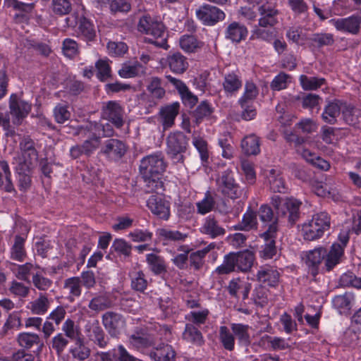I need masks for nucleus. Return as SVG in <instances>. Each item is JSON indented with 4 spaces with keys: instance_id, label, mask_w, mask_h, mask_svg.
<instances>
[{
    "instance_id": "obj_1",
    "label": "nucleus",
    "mask_w": 361,
    "mask_h": 361,
    "mask_svg": "<svg viewBox=\"0 0 361 361\" xmlns=\"http://www.w3.org/2000/svg\"><path fill=\"white\" fill-rule=\"evenodd\" d=\"M167 164L161 152L143 157L140 161V172L145 182L147 193H159L164 191L163 175Z\"/></svg>"
},
{
    "instance_id": "obj_2",
    "label": "nucleus",
    "mask_w": 361,
    "mask_h": 361,
    "mask_svg": "<svg viewBox=\"0 0 361 361\" xmlns=\"http://www.w3.org/2000/svg\"><path fill=\"white\" fill-rule=\"evenodd\" d=\"M138 30L146 35H151L149 42L157 47L167 49V39L165 37L166 27L161 21L157 20L150 16H143L138 23Z\"/></svg>"
},
{
    "instance_id": "obj_3",
    "label": "nucleus",
    "mask_w": 361,
    "mask_h": 361,
    "mask_svg": "<svg viewBox=\"0 0 361 361\" xmlns=\"http://www.w3.org/2000/svg\"><path fill=\"white\" fill-rule=\"evenodd\" d=\"M331 217L326 212H321L312 216L307 223L302 226V233L305 240L312 241L320 238L324 232L329 229Z\"/></svg>"
},
{
    "instance_id": "obj_4",
    "label": "nucleus",
    "mask_w": 361,
    "mask_h": 361,
    "mask_svg": "<svg viewBox=\"0 0 361 361\" xmlns=\"http://www.w3.org/2000/svg\"><path fill=\"white\" fill-rule=\"evenodd\" d=\"M329 255V250L324 247H315L306 252L305 262L312 276L316 277L319 273L324 274L334 269L336 266L331 269L326 266Z\"/></svg>"
},
{
    "instance_id": "obj_5",
    "label": "nucleus",
    "mask_w": 361,
    "mask_h": 361,
    "mask_svg": "<svg viewBox=\"0 0 361 361\" xmlns=\"http://www.w3.org/2000/svg\"><path fill=\"white\" fill-rule=\"evenodd\" d=\"M189 138L183 132L170 133L166 137V153L174 164H183L189 146Z\"/></svg>"
},
{
    "instance_id": "obj_6",
    "label": "nucleus",
    "mask_w": 361,
    "mask_h": 361,
    "mask_svg": "<svg viewBox=\"0 0 361 361\" xmlns=\"http://www.w3.org/2000/svg\"><path fill=\"white\" fill-rule=\"evenodd\" d=\"M74 18L75 20H72L71 18H66V21L68 27L77 26L75 29L77 37L87 43L94 42L97 37V31L93 22L84 16H77Z\"/></svg>"
},
{
    "instance_id": "obj_7",
    "label": "nucleus",
    "mask_w": 361,
    "mask_h": 361,
    "mask_svg": "<svg viewBox=\"0 0 361 361\" xmlns=\"http://www.w3.org/2000/svg\"><path fill=\"white\" fill-rule=\"evenodd\" d=\"M129 348L149 355L150 350L156 345V338L143 328L137 329L128 337Z\"/></svg>"
},
{
    "instance_id": "obj_8",
    "label": "nucleus",
    "mask_w": 361,
    "mask_h": 361,
    "mask_svg": "<svg viewBox=\"0 0 361 361\" xmlns=\"http://www.w3.org/2000/svg\"><path fill=\"white\" fill-rule=\"evenodd\" d=\"M278 234L277 223L275 221L271 224L267 230L259 235L260 238L264 241L259 250V257L264 259H271L277 254V247L276 246V239Z\"/></svg>"
},
{
    "instance_id": "obj_9",
    "label": "nucleus",
    "mask_w": 361,
    "mask_h": 361,
    "mask_svg": "<svg viewBox=\"0 0 361 361\" xmlns=\"http://www.w3.org/2000/svg\"><path fill=\"white\" fill-rule=\"evenodd\" d=\"M217 190L224 196L231 199H237L241 195L240 185L235 182L233 172L226 170L221 173L216 180Z\"/></svg>"
},
{
    "instance_id": "obj_10",
    "label": "nucleus",
    "mask_w": 361,
    "mask_h": 361,
    "mask_svg": "<svg viewBox=\"0 0 361 361\" xmlns=\"http://www.w3.org/2000/svg\"><path fill=\"white\" fill-rule=\"evenodd\" d=\"M97 123H89L86 125L81 126L78 129V135L86 140L82 143L84 151H85V157L92 156L100 144V135L96 133Z\"/></svg>"
},
{
    "instance_id": "obj_11",
    "label": "nucleus",
    "mask_w": 361,
    "mask_h": 361,
    "mask_svg": "<svg viewBox=\"0 0 361 361\" xmlns=\"http://www.w3.org/2000/svg\"><path fill=\"white\" fill-rule=\"evenodd\" d=\"M9 114L12 116L14 125H20L32 109L30 103L21 99L16 94H11L9 97Z\"/></svg>"
},
{
    "instance_id": "obj_12",
    "label": "nucleus",
    "mask_w": 361,
    "mask_h": 361,
    "mask_svg": "<svg viewBox=\"0 0 361 361\" xmlns=\"http://www.w3.org/2000/svg\"><path fill=\"white\" fill-rule=\"evenodd\" d=\"M350 229H342L338 235V243H334L330 247L329 255L326 262L328 268L336 266L341 262V259L344 255V248L350 240Z\"/></svg>"
},
{
    "instance_id": "obj_13",
    "label": "nucleus",
    "mask_w": 361,
    "mask_h": 361,
    "mask_svg": "<svg viewBox=\"0 0 361 361\" xmlns=\"http://www.w3.org/2000/svg\"><path fill=\"white\" fill-rule=\"evenodd\" d=\"M196 16L207 26H213L226 18L225 13L216 6L203 4L196 10Z\"/></svg>"
},
{
    "instance_id": "obj_14",
    "label": "nucleus",
    "mask_w": 361,
    "mask_h": 361,
    "mask_svg": "<svg viewBox=\"0 0 361 361\" xmlns=\"http://www.w3.org/2000/svg\"><path fill=\"white\" fill-rule=\"evenodd\" d=\"M128 146L123 141L110 138L104 142L100 152L109 160L118 161L126 154Z\"/></svg>"
},
{
    "instance_id": "obj_15",
    "label": "nucleus",
    "mask_w": 361,
    "mask_h": 361,
    "mask_svg": "<svg viewBox=\"0 0 361 361\" xmlns=\"http://www.w3.org/2000/svg\"><path fill=\"white\" fill-rule=\"evenodd\" d=\"M124 110L116 101H109L102 108V118L111 122L116 128H121L124 124Z\"/></svg>"
},
{
    "instance_id": "obj_16",
    "label": "nucleus",
    "mask_w": 361,
    "mask_h": 361,
    "mask_svg": "<svg viewBox=\"0 0 361 361\" xmlns=\"http://www.w3.org/2000/svg\"><path fill=\"white\" fill-rule=\"evenodd\" d=\"M330 22L339 32L357 35L360 30L361 16L353 14L347 18H333Z\"/></svg>"
},
{
    "instance_id": "obj_17",
    "label": "nucleus",
    "mask_w": 361,
    "mask_h": 361,
    "mask_svg": "<svg viewBox=\"0 0 361 361\" xmlns=\"http://www.w3.org/2000/svg\"><path fill=\"white\" fill-rule=\"evenodd\" d=\"M259 14V26L262 27H273L278 23L279 10L276 5L267 1L257 8Z\"/></svg>"
},
{
    "instance_id": "obj_18",
    "label": "nucleus",
    "mask_w": 361,
    "mask_h": 361,
    "mask_svg": "<svg viewBox=\"0 0 361 361\" xmlns=\"http://www.w3.org/2000/svg\"><path fill=\"white\" fill-rule=\"evenodd\" d=\"M147 206L157 218L164 221L169 219L171 215L170 203L161 196L159 195H151L147 201Z\"/></svg>"
},
{
    "instance_id": "obj_19",
    "label": "nucleus",
    "mask_w": 361,
    "mask_h": 361,
    "mask_svg": "<svg viewBox=\"0 0 361 361\" xmlns=\"http://www.w3.org/2000/svg\"><path fill=\"white\" fill-rule=\"evenodd\" d=\"M302 202L293 197H286L283 201L282 211L279 215L287 219L290 226H294L301 216L300 207Z\"/></svg>"
},
{
    "instance_id": "obj_20",
    "label": "nucleus",
    "mask_w": 361,
    "mask_h": 361,
    "mask_svg": "<svg viewBox=\"0 0 361 361\" xmlns=\"http://www.w3.org/2000/svg\"><path fill=\"white\" fill-rule=\"evenodd\" d=\"M242 86L243 80L238 70L228 71L224 75L222 87L226 97L235 95Z\"/></svg>"
},
{
    "instance_id": "obj_21",
    "label": "nucleus",
    "mask_w": 361,
    "mask_h": 361,
    "mask_svg": "<svg viewBox=\"0 0 361 361\" xmlns=\"http://www.w3.org/2000/svg\"><path fill=\"white\" fill-rule=\"evenodd\" d=\"M256 276L257 280L264 286L276 288L279 286L280 273L274 267L270 265L260 267Z\"/></svg>"
},
{
    "instance_id": "obj_22",
    "label": "nucleus",
    "mask_w": 361,
    "mask_h": 361,
    "mask_svg": "<svg viewBox=\"0 0 361 361\" xmlns=\"http://www.w3.org/2000/svg\"><path fill=\"white\" fill-rule=\"evenodd\" d=\"M85 330L87 336L95 344L102 348L106 347L109 338L105 336L104 331L97 320L87 324Z\"/></svg>"
},
{
    "instance_id": "obj_23",
    "label": "nucleus",
    "mask_w": 361,
    "mask_h": 361,
    "mask_svg": "<svg viewBox=\"0 0 361 361\" xmlns=\"http://www.w3.org/2000/svg\"><path fill=\"white\" fill-rule=\"evenodd\" d=\"M176 355V351L171 345L160 343L152 348L149 356L154 361H173Z\"/></svg>"
},
{
    "instance_id": "obj_24",
    "label": "nucleus",
    "mask_w": 361,
    "mask_h": 361,
    "mask_svg": "<svg viewBox=\"0 0 361 361\" xmlns=\"http://www.w3.org/2000/svg\"><path fill=\"white\" fill-rule=\"evenodd\" d=\"M156 235L163 245H168L171 243L184 242L188 235L177 230L168 228H159L156 231Z\"/></svg>"
},
{
    "instance_id": "obj_25",
    "label": "nucleus",
    "mask_w": 361,
    "mask_h": 361,
    "mask_svg": "<svg viewBox=\"0 0 361 361\" xmlns=\"http://www.w3.org/2000/svg\"><path fill=\"white\" fill-rule=\"evenodd\" d=\"M247 35L246 26L236 21L230 23L225 30V38L234 43H240L245 40Z\"/></svg>"
},
{
    "instance_id": "obj_26",
    "label": "nucleus",
    "mask_w": 361,
    "mask_h": 361,
    "mask_svg": "<svg viewBox=\"0 0 361 361\" xmlns=\"http://www.w3.org/2000/svg\"><path fill=\"white\" fill-rule=\"evenodd\" d=\"M231 330L235 339H237L239 345L248 347L251 343L250 330L251 327L248 324L243 323H231Z\"/></svg>"
},
{
    "instance_id": "obj_27",
    "label": "nucleus",
    "mask_w": 361,
    "mask_h": 361,
    "mask_svg": "<svg viewBox=\"0 0 361 361\" xmlns=\"http://www.w3.org/2000/svg\"><path fill=\"white\" fill-rule=\"evenodd\" d=\"M257 214L255 211L248 207L243 214L242 220L233 226L235 231H250L257 228Z\"/></svg>"
},
{
    "instance_id": "obj_28",
    "label": "nucleus",
    "mask_w": 361,
    "mask_h": 361,
    "mask_svg": "<svg viewBox=\"0 0 361 361\" xmlns=\"http://www.w3.org/2000/svg\"><path fill=\"white\" fill-rule=\"evenodd\" d=\"M166 63L171 71L175 74H183L189 66L188 59L179 52L168 55Z\"/></svg>"
},
{
    "instance_id": "obj_29",
    "label": "nucleus",
    "mask_w": 361,
    "mask_h": 361,
    "mask_svg": "<svg viewBox=\"0 0 361 361\" xmlns=\"http://www.w3.org/2000/svg\"><path fill=\"white\" fill-rule=\"evenodd\" d=\"M146 262L149 271L154 276H163L167 273L164 258L154 253L146 255Z\"/></svg>"
},
{
    "instance_id": "obj_30",
    "label": "nucleus",
    "mask_w": 361,
    "mask_h": 361,
    "mask_svg": "<svg viewBox=\"0 0 361 361\" xmlns=\"http://www.w3.org/2000/svg\"><path fill=\"white\" fill-rule=\"evenodd\" d=\"M201 232L211 238H216L224 235L226 233V230L219 224L214 216L209 215L205 219L201 228Z\"/></svg>"
},
{
    "instance_id": "obj_31",
    "label": "nucleus",
    "mask_w": 361,
    "mask_h": 361,
    "mask_svg": "<svg viewBox=\"0 0 361 361\" xmlns=\"http://www.w3.org/2000/svg\"><path fill=\"white\" fill-rule=\"evenodd\" d=\"M236 269L242 272L249 271L255 259L253 253L246 250L243 252H232Z\"/></svg>"
},
{
    "instance_id": "obj_32",
    "label": "nucleus",
    "mask_w": 361,
    "mask_h": 361,
    "mask_svg": "<svg viewBox=\"0 0 361 361\" xmlns=\"http://www.w3.org/2000/svg\"><path fill=\"white\" fill-rule=\"evenodd\" d=\"M180 104L178 102H173L171 104L163 107L160 111V116L162 119L164 129L171 128L178 114Z\"/></svg>"
},
{
    "instance_id": "obj_33",
    "label": "nucleus",
    "mask_w": 361,
    "mask_h": 361,
    "mask_svg": "<svg viewBox=\"0 0 361 361\" xmlns=\"http://www.w3.org/2000/svg\"><path fill=\"white\" fill-rule=\"evenodd\" d=\"M102 323L108 332L114 336L118 333V329L123 322L119 314L107 312L102 317Z\"/></svg>"
},
{
    "instance_id": "obj_34",
    "label": "nucleus",
    "mask_w": 361,
    "mask_h": 361,
    "mask_svg": "<svg viewBox=\"0 0 361 361\" xmlns=\"http://www.w3.org/2000/svg\"><path fill=\"white\" fill-rule=\"evenodd\" d=\"M241 148L247 156L259 154L261 152L259 137L255 134L246 135L241 141Z\"/></svg>"
},
{
    "instance_id": "obj_35",
    "label": "nucleus",
    "mask_w": 361,
    "mask_h": 361,
    "mask_svg": "<svg viewBox=\"0 0 361 361\" xmlns=\"http://www.w3.org/2000/svg\"><path fill=\"white\" fill-rule=\"evenodd\" d=\"M32 168L25 164H18L16 167V178L18 187L20 191H26L31 185Z\"/></svg>"
},
{
    "instance_id": "obj_36",
    "label": "nucleus",
    "mask_w": 361,
    "mask_h": 361,
    "mask_svg": "<svg viewBox=\"0 0 361 361\" xmlns=\"http://www.w3.org/2000/svg\"><path fill=\"white\" fill-rule=\"evenodd\" d=\"M0 188L7 192L15 190L10 167L5 160H0Z\"/></svg>"
},
{
    "instance_id": "obj_37",
    "label": "nucleus",
    "mask_w": 361,
    "mask_h": 361,
    "mask_svg": "<svg viewBox=\"0 0 361 361\" xmlns=\"http://www.w3.org/2000/svg\"><path fill=\"white\" fill-rule=\"evenodd\" d=\"M310 47L313 49H321L325 46L334 44V35L331 33L317 32L312 35L309 38Z\"/></svg>"
},
{
    "instance_id": "obj_38",
    "label": "nucleus",
    "mask_w": 361,
    "mask_h": 361,
    "mask_svg": "<svg viewBox=\"0 0 361 361\" xmlns=\"http://www.w3.org/2000/svg\"><path fill=\"white\" fill-rule=\"evenodd\" d=\"M25 312L23 310L13 311L10 313L2 327V334L6 335L9 331L18 330L22 326V317Z\"/></svg>"
},
{
    "instance_id": "obj_39",
    "label": "nucleus",
    "mask_w": 361,
    "mask_h": 361,
    "mask_svg": "<svg viewBox=\"0 0 361 361\" xmlns=\"http://www.w3.org/2000/svg\"><path fill=\"white\" fill-rule=\"evenodd\" d=\"M183 338L187 342L197 345H201L204 343V339L201 331L194 324L188 323L185 324L183 333Z\"/></svg>"
},
{
    "instance_id": "obj_40",
    "label": "nucleus",
    "mask_w": 361,
    "mask_h": 361,
    "mask_svg": "<svg viewBox=\"0 0 361 361\" xmlns=\"http://www.w3.org/2000/svg\"><path fill=\"white\" fill-rule=\"evenodd\" d=\"M131 288L139 293H145L148 286V281L142 271H134L130 273Z\"/></svg>"
},
{
    "instance_id": "obj_41",
    "label": "nucleus",
    "mask_w": 361,
    "mask_h": 361,
    "mask_svg": "<svg viewBox=\"0 0 361 361\" xmlns=\"http://www.w3.org/2000/svg\"><path fill=\"white\" fill-rule=\"evenodd\" d=\"M25 238L20 235L14 238V243L11 248V259L23 262L26 258V250L25 248Z\"/></svg>"
},
{
    "instance_id": "obj_42",
    "label": "nucleus",
    "mask_w": 361,
    "mask_h": 361,
    "mask_svg": "<svg viewBox=\"0 0 361 361\" xmlns=\"http://www.w3.org/2000/svg\"><path fill=\"white\" fill-rule=\"evenodd\" d=\"M219 340L222 347L228 351H233L235 340L231 330L226 326H221L219 330Z\"/></svg>"
},
{
    "instance_id": "obj_43",
    "label": "nucleus",
    "mask_w": 361,
    "mask_h": 361,
    "mask_svg": "<svg viewBox=\"0 0 361 361\" xmlns=\"http://www.w3.org/2000/svg\"><path fill=\"white\" fill-rule=\"evenodd\" d=\"M63 288L68 290V300L73 302L75 298H79L82 293L81 281L79 277L73 276L65 280Z\"/></svg>"
},
{
    "instance_id": "obj_44",
    "label": "nucleus",
    "mask_w": 361,
    "mask_h": 361,
    "mask_svg": "<svg viewBox=\"0 0 361 361\" xmlns=\"http://www.w3.org/2000/svg\"><path fill=\"white\" fill-rule=\"evenodd\" d=\"M341 107L339 102H334L328 104L322 114V120L329 124H334L340 115Z\"/></svg>"
},
{
    "instance_id": "obj_45",
    "label": "nucleus",
    "mask_w": 361,
    "mask_h": 361,
    "mask_svg": "<svg viewBox=\"0 0 361 361\" xmlns=\"http://www.w3.org/2000/svg\"><path fill=\"white\" fill-rule=\"evenodd\" d=\"M177 250L182 253L176 255L171 262L179 269H185L188 265V255L192 250L188 245H180Z\"/></svg>"
},
{
    "instance_id": "obj_46",
    "label": "nucleus",
    "mask_w": 361,
    "mask_h": 361,
    "mask_svg": "<svg viewBox=\"0 0 361 361\" xmlns=\"http://www.w3.org/2000/svg\"><path fill=\"white\" fill-rule=\"evenodd\" d=\"M202 45L203 43L198 40L195 35H184L180 39V47L187 53H194Z\"/></svg>"
},
{
    "instance_id": "obj_47",
    "label": "nucleus",
    "mask_w": 361,
    "mask_h": 361,
    "mask_svg": "<svg viewBox=\"0 0 361 361\" xmlns=\"http://www.w3.org/2000/svg\"><path fill=\"white\" fill-rule=\"evenodd\" d=\"M145 73V68L136 61L132 65H123L118 71V75L123 78H134Z\"/></svg>"
},
{
    "instance_id": "obj_48",
    "label": "nucleus",
    "mask_w": 361,
    "mask_h": 361,
    "mask_svg": "<svg viewBox=\"0 0 361 361\" xmlns=\"http://www.w3.org/2000/svg\"><path fill=\"white\" fill-rule=\"evenodd\" d=\"M69 341L70 339L63 333H57L47 344L51 350H54L60 356L67 348Z\"/></svg>"
},
{
    "instance_id": "obj_49",
    "label": "nucleus",
    "mask_w": 361,
    "mask_h": 361,
    "mask_svg": "<svg viewBox=\"0 0 361 361\" xmlns=\"http://www.w3.org/2000/svg\"><path fill=\"white\" fill-rule=\"evenodd\" d=\"M214 111V108L207 100L202 101L193 111V116L197 124L200 123L204 118H209Z\"/></svg>"
},
{
    "instance_id": "obj_50",
    "label": "nucleus",
    "mask_w": 361,
    "mask_h": 361,
    "mask_svg": "<svg viewBox=\"0 0 361 361\" xmlns=\"http://www.w3.org/2000/svg\"><path fill=\"white\" fill-rule=\"evenodd\" d=\"M300 84L304 90H315L321 87L326 82L323 78L308 77L301 75L299 78Z\"/></svg>"
},
{
    "instance_id": "obj_51",
    "label": "nucleus",
    "mask_w": 361,
    "mask_h": 361,
    "mask_svg": "<svg viewBox=\"0 0 361 361\" xmlns=\"http://www.w3.org/2000/svg\"><path fill=\"white\" fill-rule=\"evenodd\" d=\"M18 342L19 345L25 349H30L34 345H38L41 340L39 335L37 334L23 332L18 334Z\"/></svg>"
},
{
    "instance_id": "obj_52",
    "label": "nucleus",
    "mask_w": 361,
    "mask_h": 361,
    "mask_svg": "<svg viewBox=\"0 0 361 361\" xmlns=\"http://www.w3.org/2000/svg\"><path fill=\"white\" fill-rule=\"evenodd\" d=\"M259 215L260 221L267 226V228L271 224L277 223V228H279V219L274 216V212L270 206L267 204H262L257 213Z\"/></svg>"
},
{
    "instance_id": "obj_53",
    "label": "nucleus",
    "mask_w": 361,
    "mask_h": 361,
    "mask_svg": "<svg viewBox=\"0 0 361 361\" xmlns=\"http://www.w3.org/2000/svg\"><path fill=\"white\" fill-rule=\"evenodd\" d=\"M147 90L152 97L156 99H162L166 94L163 87V82L159 77H152L150 82L147 87Z\"/></svg>"
},
{
    "instance_id": "obj_54",
    "label": "nucleus",
    "mask_w": 361,
    "mask_h": 361,
    "mask_svg": "<svg viewBox=\"0 0 361 361\" xmlns=\"http://www.w3.org/2000/svg\"><path fill=\"white\" fill-rule=\"evenodd\" d=\"M0 127L5 132L6 137H13L16 135L15 128L11 124L10 114L6 107L0 105Z\"/></svg>"
},
{
    "instance_id": "obj_55",
    "label": "nucleus",
    "mask_w": 361,
    "mask_h": 361,
    "mask_svg": "<svg viewBox=\"0 0 361 361\" xmlns=\"http://www.w3.org/2000/svg\"><path fill=\"white\" fill-rule=\"evenodd\" d=\"M215 200L213 196L207 191L204 198L196 203L197 212L201 215H205L212 212L215 207Z\"/></svg>"
},
{
    "instance_id": "obj_56",
    "label": "nucleus",
    "mask_w": 361,
    "mask_h": 361,
    "mask_svg": "<svg viewBox=\"0 0 361 361\" xmlns=\"http://www.w3.org/2000/svg\"><path fill=\"white\" fill-rule=\"evenodd\" d=\"M97 78L99 80L104 82L111 78V68L109 63V59H100L95 63Z\"/></svg>"
},
{
    "instance_id": "obj_57",
    "label": "nucleus",
    "mask_w": 361,
    "mask_h": 361,
    "mask_svg": "<svg viewBox=\"0 0 361 361\" xmlns=\"http://www.w3.org/2000/svg\"><path fill=\"white\" fill-rule=\"evenodd\" d=\"M110 250L120 256L128 257L131 255L132 245L123 238H116L113 241Z\"/></svg>"
},
{
    "instance_id": "obj_58",
    "label": "nucleus",
    "mask_w": 361,
    "mask_h": 361,
    "mask_svg": "<svg viewBox=\"0 0 361 361\" xmlns=\"http://www.w3.org/2000/svg\"><path fill=\"white\" fill-rule=\"evenodd\" d=\"M192 143L200 154L202 163H207L209 157L208 143L202 137L193 135Z\"/></svg>"
},
{
    "instance_id": "obj_59",
    "label": "nucleus",
    "mask_w": 361,
    "mask_h": 361,
    "mask_svg": "<svg viewBox=\"0 0 361 361\" xmlns=\"http://www.w3.org/2000/svg\"><path fill=\"white\" fill-rule=\"evenodd\" d=\"M75 345L71 348V353L75 358L80 360L87 359L90 353V349L84 344L83 339L80 337L74 340Z\"/></svg>"
},
{
    "instance_id": "obj_60",
    "label": "nucleus",
    "mask_w": 361,
    "mask_h": 361,
    "mask_svg": "<svg viewBox=\"0 0 361 361\" xmlns=\"http://www.w3.org/2000/svg\"><path fill=\"white\" fill-rule=\"evenodd\" d=\"M61 330L64 336L68 337L71 341L76 340L81 337V334L75 322L68 318L63 324Z\"/></svg>"
},
{
    "instance_id": "obj_61",
    "label": "nucleus",
    "mask_w": 361,
    "mask_h": 361,
    "mask_svg": "<svg viewBox=\"0 0 361 361\" xmlns=\"http://www.w3.org/2000/svg\"><path fill=\"white\" fill-rule=\"evenodd\" d=\"M49 301L44 295H40L37 299L31 302V312L35 314L43 315L49 308Z\"/></svg>"
},
{
    "instance_id": "obj_62",
    "label": "nucleus",
    "mask_w": 361,
    "mask_h": 361,
    "mask_svg": "<svg viewBox=\"0 0 361 361\" xmlns=\"http://www.w3.org/2000/svg\"><path fill=\"white\" fill-rule=\"evenodd\" d=\"M128 237L135 243H148L152 241L153 233L148 229L135 228L128 233Z\"/></svg>"
},
{
    "instance_id": "obj_63",
    "label": "nucleus",
    "mask_w": 361,
    "mask_h": 361,
    "mask_svg": "<svg viewBox=\"0 0 361 361\" xmlns=\"http://www.w3.org/2000/svg\"><path fill=\"white\" fill-rule=\"evenodd\" d=\"M286 37L289 41L299 46H303L307 39V35L300 27H291L286 32Z\"/></svg>"
},
{
    "instance_id": "obj_64",
    "label": "nucleus",
    "mask_w": 361,
    "mask_h": 361,
    "mask_svg": "<svg viewBox=\"0 0 361 361\" xmlns=\"http://www.w3.org/2000/svg\"><path fill=\"white\" fill-rule=\"evenodd\" d=\"M290 78V75L280 72L273 78L270 83V88L273 91H281L288 87V84L290 82L289 79Z\"/></svg>"
}]
</instances>
